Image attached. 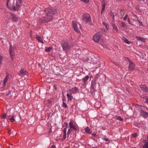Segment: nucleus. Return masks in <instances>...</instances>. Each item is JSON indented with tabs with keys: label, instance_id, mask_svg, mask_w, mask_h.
Listing matches in <instances>:
<instances>
[{
	"label": "nucleus",
	"instance_id": "obj_1",
	"mask_svg": "<svg viewBox=\"0 0 148 148\" xmlns=\"http://www.w3.org/2000/svg\"><path fill=\"white\" fill-rule=\"evenodd\" d=\"M45 16L39 18L38 22L42 24L44 23H47L51 21L53 19V16L56 13V10L53 8H47L44 10Z\"/></svg>",
	"mask_w": 148,
	"mask_h": 148
},
{
	"label": "nucleus",
	"instance_id": "obj_2",
	"mask_svg": "<svg viewBox=\"0 0 148 148\" xmlns=\"http://www.w3.org/2000/svg\"><path fill=\"white\" fill-rule=\"evenodd\" d=\"M97 79V78L95 77V79L92 80L90 85V90L91 93L93 94V93L96 91V88H97V85H98V86H99V83H97L96 82V80Z\"/></svg>",
	"mask_w": 148,
	"mask_h": 148
},
{
	"label": "nucleus",
	"instance_id": "obj_3",
	"mask_svg": "<svg viewBox=\"0 0 148 148\" xmlns=\"http://www.w3.org/2000/svg\"><path fill=\"white\" fill-rule=\"evenodd\" d=\"M61 44L63 50L65 51H68L71 47L72 46L67 41H62Z\"/></svg>",
	"mask_w": 148,
	"mask_h": 148
},
{
	"label": "nucleus",
	"instance_id": "obj_4",
	"mask_svg": "<svg viewBox=\"0 0 148 148\" xmlns=\"http://www.w3.org/2000/svg\"><path fill=\"white\" fill-rule=\"evenodd\" d=\"M82 20L86 23L90 22L91 20L90 14L87 13L84 14L83 16Z\"/></svg>",
	"mask_w": 148,
	"mask_h": 148
},
{
	"label": "nucleus",
	"instance_id": "obj_5",
	"mask_svg": "<svg viewBox=\"0 0 148 148\" xmlns=\"http://www.w3.org/2000/svg\"><path fill=\"white\" fill-rule=\"evenodd\" d=\"M129 61L128 69L130 71H132L134 69L135 64L134 62L129 59H128Z\"/></svg>",
	"mask_w": 148,
	"mask_h": 148
},
{
	"label": "nucleus",
	"instance_id": "obj_6",
	"mask_svg": "<svg viewBox=\"0 0 148 148\" xmlns=\"http://www.w3.org/2000/svg\"><path fill=\"white\" fill-rule=\"evenodd\" d=\"M101 36L102 34L101 33L99 32H97L94 35L93 38V40L95 42H97Z\"/></svg>",
	"mask_w": 148,
	"mask_h": 148
},
{
	"label": "nucleus",
	"instance_id": "obj_7",
	"mask_svg": "<svg viewBox=\"0 0 148 148\" xmlns=\"http://www.w3.org/2000/svg\"><path fill=\"white\" fill-rule=\"evenodd\" d=\"M9 53L10 56L11 58V59L12 60H13L14 59V57L15 56V52L14 51V49L12 46L11 45L10 46Z\"/></svg>",
	"mask_w": 148,
	"mask_h": 148
},
{
	"label": "nucleus",
	"instance_id": "obj_8",
	"mask_svg": "<svg viewBox=\"0 0 148 148\" xmlns=\"http://www.w3.org/2000/svg\"><path fill=\"white\" fill-rule=\"evenodd\" d=\"M14 5V0H8L7 4V6L8 7L9 6L10 8H12Z\"/></svg>",
	"mask_w": 148,
	"mask_h": 148
},
{
	"label": "nucleus",
	"instance_id": "obj_9",
	"mask_svg": "<svg viewBox=\"0 0 148 148\" xmlns=\"http://www.w3.org/2000/svg\"><path fill=\"white\" fill-rule=\"evenodd\" d=\"M140 113L144 117H148V113L144 111L142 109L140 110Z\"/></svg>",
	"mask_w": 148,
	"mask_h": 148
},
{
	"label": "nucleus",
	"instance_id": "obj_10",
	"mask_svg": "<svg viewBox=\"0 0 148 148\" xmlns=\"http://www.w3.org/2000/svg\"><path fill=\"white\" fill-rule=\"evenodd\" d=\"M73 27L74 28V30L77 32H79L78 29L77 28V25L76 23L74 21H72Z\"/></svg>",
	"mask_w": 148,
	"mask_h": 148
},
{
	"label": "nucleus",
	"instance_id": "obj_11",
	"mask_svg": "<svg viewBox=\"0 0 148 148\" xmlns=\"http://www.w3.org/2000/svg\"><path fill=\"white\" fill-rule=\"evenodd\" d=\"M27 72L26 71L22 69L18 73V75L21 76H23L24 74L27 75Z\"/></svg>",
	"mask_w": 148,
	"mask_h": 148
},
{
	"label": "nucleus",
	"instance_id": "obj_12",
	"mask_svg": "<svg viewBox=\"0 0 148 148\" xmlns=\"http://www.w3.org/2000/svg\"><path fill=\"white\" fill-rule=\"evenodd\" d=\"M78 89L76 87H75L69 89V91L71 92L70 94H72L75 93L77 91Z\"/></svg>",
	"mask_w": 148,
	"mask_h": 148
},
{
	"label": "nucleus",
	"instance_id": "obj_13",
	"mask_svg": "<svg viewBox=\"0 0 148 148\" xmlns=\"http://www.w3.org/2000/svg\"><path fill=\"white\" fill-rule=\"evenodd\" d=\"M122 39L125 43H127L128 44H130L132 43V42H131L128 41L127 39L124 37H123Z\"/></svg>",
	"mask_w": 148,
	"mask_h": 148
},
{
	"label": "nucleus",
	"instance_id": "obj_14",
	"mask_svg": "<svg viewBox=\"0 0 148 148\" xmlns=\"http://www.w3.org/2000/svg\"><path fill=\"white\" fill-rule=\"evenodd\" d=\"M89 78V76L88 75H86V76H85V77H84L83 78L82 80L84 83V84L85 85H86V82L88 79Z\"/></svg>",
	"mask_w": 148,
	"mask_h": 148
},
{
	"label": "nucleus",
	"instance_id": "obj_15",
	"mask_svg": "<svg viewBox=\"0 0 148 148\" xmlns=\"http://www.w3.org/2000/svg\"><path fill=\"white\" fill-rule=\"evenodd\" d=\"M84 130L86 133L91 134V132L88 127H86L84 129Z\"/></svg>",
	"mask_w": 148,
	"mask_h": 148
},
{
	"label": "nucleus",
	"instance_id": "obj_16",
	"mask_svg": "<svg viewBox=\"0 0 148 148\" xmlns=\"http://www.w3.org/2000/svg\"><path fill=\"white\" fill-rule=\"evenodd\" d=\"M136 38L139 41H140L143 42H145V39L140 36H136Z\"/></svg>",
	"mask_w": 148,
	"mask_h": 148
},
{
	"label": "nucleus",
	"instance_id": "obj_17",
	"mask_svg": "<svg viewBox=\"0 0 148 148\" xmlns=\"http://www.w3.org/2000/svg\"><path fill=\"white\" fill-rule=\"evenodd\" d=\"M66 128H64L63 130V139L65 140L66 138Z\"/></svg>",
	"mask_w": 148,
	"mask_h": 148
},
{
	"label": "nucleus",
	"instance_id": "obj_18",
	"mask_svg": "<svg viewBox=\"0 0 148 148\" xmlns=\"http://www.w3.org/2000/svg\"><path fill=\"white\" fill-rule=\"evenodd\" d=\"M66 96L68 99V101H71L73 98V97L71 95V94H70L67 93L66 94Z\"/></svg>",
	"mask_w": 148,
	"mask_h": 148
},
{
	"label": "nucleus",
	"instance_id": "obj_19",
	"mask_svg": "<svg viewBox=\"0 0 148 148\" xmlns=\"http://www.w3.org/2000/svg\"><path fill=\"white\" fill-rule=\"evenodd\" d=\"M22 2V0H18L16 4V6L18 7H20L21 5Z\"/></svg>",
	"mask_w": 148,
	"mask_h": 148
},
{
	"label": "nucleus",
	"instance_id": "obj_20",
	"mask_svg": "<svg viewBox=\"0 0 148 148\" xmlns=\"http://www.w3.org/2000/svg\"><path fill=\"white\" fill-rule=\"evenodd\" d=\"M36 38L37 40L39 42H40L42 43H43V42L42 39V38H41L39 36H36Z\"/></svg>",
	"mask_w": 148,
	"mask_h": 148
},
{
	"label": "nucleus",
	"instance_id": "obj_21",
	"mask_svg": "<svg viewBox=\"0 0 148 148\" xmlns=\"http://www.w3.org/2000/svg\"><path fill=\"white\" fill-rule=\"evenodd\" d=\"M140 87L143 90L145 91L147 86L145 85L141 84L140 85Z\"/></svg>",
	"mask_w": 148,
	"mask_h": 148
},
{
	"label": "nucleus",
	"instance_id": "obj_22",
	"mask_svg": "<svg viewBox=\"0 0 148 148\" xmlns=\"http://www.w3.org/2000/svg\"><path fill=\"white\" fill-rule=\"evenodd\" d=\"M8 75H9L8 74H7L6 75V76L5 77V78L4 79V80L3 83L4 85H5V84H6V83L8 81Z\"/></svg>",
	"mask_w": 148,
	"mask_h": 148
},
{
	"label": "nucleus",
	"instance_id": "obj_23",
	"mask_svg": "<svg viewBox=\"0 0 148 148\" xmlns=\"http://www.w3.org/2000/svg\"><path fill=\"white\" fill-rule=\"evenodd\" d=\"M105 4L104 3H103L102 4V9L101 12V14L102 12H104L105 11Z\"/></svg>",
	"mask_w": 148,
	"mask_h": 148
},
{
	"label": "nucleus",
	"instance_id": "obj_24",
	"mask_svg": "<svg viewBox=\"0 0 148 148\" xmlns=\"http://www.w3.org/2000/svg\"><path fill=\"white\" fill-rule=\"evenodd\" d=\"M52 49V47H46L45 49V51L46 52H49Z\"/></svg>",
	"mask_w": 148,
	"mask_h": 148
},
{
	"label": "nucleus",
	"instance_id": "obj_25",
	"mask_svg": "<svg viewBox=\"0 0 148 148\" xmlns=\"http://www.w3.org/2000/svg\"><path fill=\"white\" fill-rule=\"evenodd\" d=\"M112 26L113 29H115L116 30V32H118V29L116 26L114 24H113L112 25Z\"/></svg>",
	"mask_w": 148,
	"mask_h": 148
},
{
	"label": "nucleus",
	"instance_id": "obj_26",
	"mask_svg": "<svg viewBox=\"0 0 148 148\" xmlns=\"http://www.w3.org/2000/svg\"><path fill=\"white\" fill-rule=\"evenodd\" d=\"M120 25V26L121 27H123L126 26V24H125V23L123 22H121Z\"/></svg>",
	"mask_w": 148,
	"mask_h": 148
},
{
	"label": "nucleus",
	"instance_id": "obj_27",
	"mask_svg": "<svg viewBox=\"0 0 148 148\" xmlns=\"http://www.w3.org/2000/svg\"><path fill=\"white\" fill-rule=\"evenodd\" d=\"M144 148H148V141L146 142L143 146Z\"/></svg>",
	"mask_w": 148,
	"mask_h": 148
},
{
	"label": "nucleus",
	"instance_id": "obj_28",
	"mask_svg": "<svg viewBox=\"0 0 148 148\" xmlns=\"http://www.w3.org/2000/svg\"><path fill=\"white\" fill-rule=\"evenodd\" d=\"M103 24L105 26L106 29H108L109 28V26L108 24L105 22L103 23Z\"/></svg>",
	"mask_w": 148,
	"mask_h": 148
},
{
	"label": "nucleus",
	"instance_id": "obj_29",
	"mask_svg": "<svg viewBox=\"0 0 148 148\" xmlns=\"http://www.w3.org/2000/svg\"><path fill=\"white\" fill-rule=\"evenodd\" d=\"M69 125L70 128L75 125L73 124V122L72 121H70Z\"/></svg>",
	"mask_w": 148,
	"mask_h": 148
},
{
	"label": "nucleus",
	"instance_id": "obj_30",
	"mask_svg": "<svg viewBox=\"0 0 148 148\" xmlns=\"http://www.w3.org/2000/svg\"><path fill=\"white\" fill-rule=\"evenodd\" d=\"M10 16L11 18L13 20L16 17V16L14 14L12 13H10Z\"/></svg>",
	"mask_w": 148,
	"mask_h": 148
},
{
	"label": "nucleus",
	"instance_id": "obj_31",
	"mask_svg": "<svg viewBox=\"0 0 148 148\" xmlns=\"http://www.w3.org/2000/svg\"><path fill=\"white\" fill-rule=\"evenodd\" d=\"M72 131H73V130H72L71 129H69L68 130V132H67V134L68 136L69 135V134L71 133V132Z\"/></svg>",
	"mask_w": 148,
	"mask_h": 148
},
{
	"label": "nucleus",
	"instance_id": "obj_32",
	"mask_svg": "<svg viewBox=\"0 0 148 148\" xmlns=\"http://www.w3.org/2000/svg\"><path fill=\"white\" fill-rule=\"evenodd\" d=\"M72 128L73 129L74 131H76L77 130V128L76 127L75 125L73 126V127H71L70 128V129H71Z\"/></svg>",
	"mask_w": 148,
	"mask_h": 148
},
{
	"label": "nucleus",
	"instance_id": "obj_33",
	"mask_svg": "<svg viewBox=\"0 0 148 148\" xmlns=\"http://www.w3.org/2000/svg\"><path fill=\"white\" fill-rule=\"evenodd\" d=\"M143 98L145 99V102L148 104V97L147 96H144Z\"/></svg>",
	"mask_w": 148,
	"mask_h": 148
},
{
	"label": "nucleus",
	"instance_id": "obj_34",
	"mask_svg": "<svg viewBox=\"0 0 148 148\" xmlns=\"http://www.w3.org/2000/svg\"><path fill=\"white\" fill-rule=\"evenodd\" d=\"M116 119L117 120H120L121 121H122L123 120L122 118L120 116H117L116 117Z\"/></svg>",
	"mask_w": 148,
	"mask_h": 148
},
{
	"label": "nucleus",
	"instance_id": "obj_35",
	"mask_svg": "<svg viewBox=\"0 0 148 148\" xmlns=\"http://www.w3.org/2000/svg\"><path fill=\"white\" fill-rule=\"evenodd\" d=\"M132 136L133 138H136L137 136V134L136 133H134L132 135Z\"/></svg>",
	"mask_w": 148,
	"mask_h": 148
},
{
	"label": "nucleus",
	"instance_id": "obj_36",
	"mask_svg": "<svg viewBox=\"0 0 148 148\" xmlns=\"http://www.w3.org/2000/svg\"><path fill=\"white\" fill-rule=\"evenodd\" d=\"M62 106L65 108H66L67 107V106L66 104L64 102H63V103Z\"/></svg>",
	"mask_w": 148,
	"mask_h": 148
},
{
	"label": "nucleus",
	"instance_id": "obj_37",
	"mask_svg": "<svg viewBox=\"0 0 148 148\" xmlns=\"http://www.w3.org/2000/svg\"><path fill=\"white\" fill-rule=\"evenodd\" d=\"M6 115L5 114H4L2 115L1 118L2 119H5L6 118Z\"/></svg>",
	"mask_w": 148,
	"mask_h": 148
},
{
	"label": "nucleus",
	"instance_id": "obj_38",
	"mask_svg": "<svg viewBox=\"0 0 148 148\" xmlns=\"http://www.w3.org/2000/svg\"><path fill=\"white\" fill-rule=\"evenodd\" d=\"M3 59V56L0 55V64L2 63V60Z\"/></svg>",
	"mask_w": 148,
	"mask_h": 148
},
{
	"label": "nucleus",
	"instance_id": "obj_39",
	"mask_svg": "<svg viewBox=\"0 0 148 148\" xmlns=\"http://www.w3.org/2000/svg\"><path fill=\"white\" fill-rule=\"evenodd\" d=\"M12 8L13 10L15 11L16 10V8L15 6L14 5L13 6H12V8Z\"/></svg>",
	"mask_w": 148,
	"mask_h": 148
},
{
	"label": "nucleus",
	"instance_id": "obj_40",
	"mask_svg": "<svg viewBox=\"0 0 148 148\" xmlns=\"http://www.w3.org/2000/svg\"><path fill=\"white\" fill-rule=\"evenodd\" d=\"M81 1H83L86 3H87L89 1V0H80Z\"/></svg>",
	"mask_w": 148,
	"mask_h": 148
},
{
	"label": "nucleus",
	"instance_id": "obj_41",
	"mask_svg": "<svg viewBox=\"0 0 148 148\" xmlns=\"http://www.w3.org/2000/svg\"><path fill=\"white\" fill-rule=\"evenodd\" d=\"M10 119L11 120V122H14L15 120L14 119L13 116H12V117L10 118Z\"/></svg>",
	"mask_w": 148,
	"mask_h": 148
},
{
	"label": "nucleus",
	"instance_id": "obj_42",
	"mask_svg": "<svg viewBox=\"0 0 148 148\" xmlns=\"http://www.w3.org/2000/svg\"><path fill=\"white\" fill-rule=\"evenodd\" d=\"M13 20H14L15 22H16L17 21H18V18H17L15 17V18Z\"/></svg>",
	"mask_w": 148,
	"mask_h": 148
},
{
	"label": "nucleus",
	"instance_id": "obj_43",
	"mask_svg": "<svg viewBox=\"0 0 148 148\" xmlns=\"http://www.w3.org/2000/svg\"><path fill=\"white\" fill-rule=\"evenodd\" d=\"M102 139L103 140L105 141H108L109 140L108 139L106 138H103Z\"/></svg>",
	"mask_w": 148,
	"mask_h": 148
},
{
	"label": "nucleus",
	"instance_id": "obj_44",
	"mask_svg": "<svg viewBox=\"0 0 148 148\" xmlns=\"http://www.w3.org/2000/svg\"><path fill=\"white\" fill-rule=\"evenodd\" d=\"M127 14H126L125 16H124V17L123 18V19L124 20H126V19L127 18Z\"/></svg>",
	"mask_w": 148,
	"mask_h": 148
},
{
	"label": "nucleus",
	"instance_id": "obj_45",
	"mask_svg": "<svg viewBox=\"0 0 148 148\" xmlns=\"http://www.w3.org/2000/svg\"><path fill=\"white\" fill-rule=\"evenodd\" d=\"M139 24L140 26H143L142 22H140L139 20H138Z\"/></svg>",
	"mask_w": 148,
	"mask_h": 148
},
{
	"label": "nucleus",
	"instance_id": "obj_46",
	"mask_svg": "<svg viewBox=\"0 0 148 148\" xmlns=\"http://www.w3.org/2000/svg\"><path fill=\"white\" fill-rule=\"evenodd\" d=\"M64 124L65 125V127L66 128L68 126V124L66 122H65L64 123Z\"/></svg>",
	"mask_w": 148,
	"mask_h": 148
},
{
	"label": "nucleus",
	"instance_id": "obj_47",
	"mask_svg": "<svg viewBox=\"0 0 148 148\" xmlns=\"http://www.w3.org/2000/svg\"><path fill=\"white\" fill-rule=\"evenodd\" d=\"M92 136H93L95 137H96V136H97V135H96V134L93 133V134H92Z\"/></svg>",
	"mask_w": 148,
	"mask_h": 148
},
{
	"label": "nucleus",
	"instance_id": "obj_48",
	"mask_svg": "<svg viewBox=\"0 0 148 148\" xmlns=\"http://www.w3.org/2000/svg\"><path fill=\"white\" fill-rule=\"evenodd\" d=\"M145 91L147 92H148V88H147V87H146V88Z\"/></svg>",
	"mask_w": 148,
	"mask_h": 148
},
{
	"label": "nucleus",
	"instance_id": "obj_49",
	"mask_svg": "<svg viewBox=\"0 0 148 148\" xmlns=\"http://www.w3.org/2000/svg\"><path fill=\"white\" fill-rule=\"evenodd\" d=\"M11 92V91H10L8 92V93L7 94V95H9Z\"/></svg>",
	"mask_w": 148,
	"mask_h": 148
},
{
	"label": "nucleus",
	"instance_id": "obj_50",
	"mask_svg": "<svg viewBox=\"0 0 148 148\" xmlns=\"http://www.w3.org/2000/svg\"><path fill=\"white\" fill-rule=\"evenodd\" d=\"M56 146L55 145H52L51 146V148H55Z\"/></svg>",
	"mask_w": 148,
	"mask_h": 148
},
{
	"label": "nucleus",
	"instance_id": "obj_51",
	"mask_svg": "<svg viewBox=\"0 0 148 148\" xmlns=\"http://www.w3.org/2000/svg\"><path fill=\"white\" fill-rule=\"evenodd\" d=\"M111 16L112 17L113 20H114V15L113 14H112Z\"/></svg>",
	"mask_w": 148,
	"mask_h": 148
},
{
	"label": "nucleus",
	"instance_id": "obj_52",
	"mask_svg": "<svg viewBox=\"0 0 148 148\" xmlns=\"http://www.w3.org/2000/svg\"><path fill=\"white\" fill-rule=\"evenodd\" d=\"M128 22L130 23V20L129 18V19H128Z\"/></svg>",
	"mask_w": 148,
	"mask_h": 148
},
{
	"label": "nucleus",
	"instance_id": "obj_53",
	"mask_svg": "<svg viewBox=\"0 0 148 148\" xmlns=\"http://www.w3.org/2000/svg\"><path fill=\"white\" fill-rule=\"evenodd\" d=\"M140 1H144V0H139Z\"/></svg>",
	"mask_w": 148,
	"mask_h": 148
},
{
	"label": "nucleus",
	"instance_id": "obj_54",
	"mask_svg": "<svg viewBox=\"0 0 148 148\" xmlns=\"http://www.w3.org/2000/svg\"><path fill=\"white\" fill-rule=\"evenodd\" d=\"M48 103H51V101H48Z\"/></svg>",
	"mask_w": 148,
	"mask_h": 148
},
{
	"label": "nucleus",
	"instance_id": "obj_55",
	"mask_svg": "<svg viewBox=\"0 0 148 148\" xmlns=\"http://www.w3.org/2000/svg\"><path fill=\"white\" fill-rule=\"evenodd\" d=\"M117 1H121V0H116Z\"/></svg>",
	"mask_w": 148,
	"mask_h": 148
},
{
	"label": "nucleus",
	"instance_id": "obj_56",
	"mask_svg": "<svg viewBox=\"0 0 148 148\" xmlns=\"http://www.w3.org/2000/svg\"><path fill=\"white\" fill-rule=\"evenodd\" d=\"M10 131H9L8 133H9V134H10Z\"/></svg>",
	"mask_w": 148,
	"mask_h": 148
},
{
	"label": "nucleus",
	"instance_id": "obj_57",
	"mask_svg": "<svg viewBox=\"0 0 148 148\" xmlns=\"http://www.w3.org/2000/svg\"><path fill=\"white\" fill-rule=\"evenodd\" d=\"M147 139L148 140V136H147Z\"/></svg>",
	"mask_w": 148,
	"mask_h": 148
},
{
	"label": "nucleus",
	"instance_id": "obj_58",
	"mask_svg": "<svg viewBox=\"0 0 148 148\" xmlns=\"http://www.w3.org/2000/svg\"><path fill=\"white\" fill-rule=\"evenodd\" d=\"M147 5H148V3L147 4Z\"/></svg>",
	"mask_w": 148,
	"mask_h": 148
}]
</instances>
